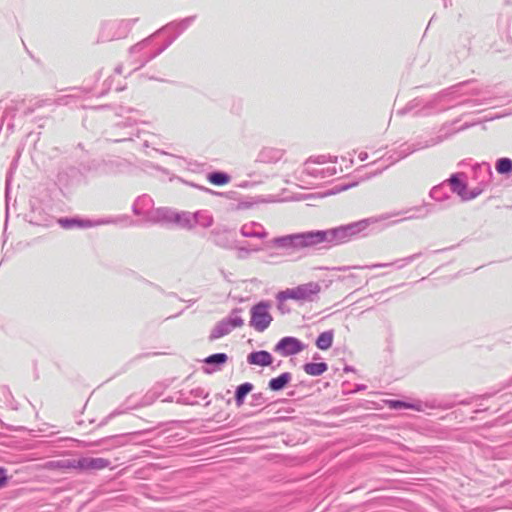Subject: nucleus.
<instances>
[{
  "label": "nucleus",
  "instance_id": "1",
  "mask_svg": "<svg viewBox=\"0 0 512 512\" xmlns=\"http://www.w3.org/2000/svg\"><path fill=\"white\" fill-rule=\"evenodd\" d=\"M320 290V285L317 282H309L280 291L276 298L280 303L286 302L287 300L308 301L312 299V296L318 294Z\"/></svg>",
  "mask_w": 512,
  "mask_h": 512
},
{
  "label": "nucleus",
  "instance_id": "2",
  "mask_svg": "<svg viewBox=\"0 0 512 512\" xmlns=\"http://www.w3.org/2000/svg\"><path fill=\"white\" fill-rule=\"evenodd\" d=\"M110 464V460L106 458L85 456L67 461L66 467L80 471H99L106 469Z\"/></svg>",
  "mask_w": 512,
  "mask_h": 512
},
{
  "label": "nucleus",
  "instance_id": "3",
  "mask_svg": "<svg viewBox=\"0 0 512 512\" xmlns=\"http://www.w3.org/2000/svg\"><path fill=\"white\" fill-rule=\"evenodd\" d=\"M269 305L265 303H259L251 309V326L262 332L270 325L272 316L268 312Z\"/></svg>",
  "mask_w": 512,
  "mask_h": 512
},
{
  "label": "nucleus",
  "instance_id": "4",
  "mask_svg": "<svg viewBox=\"0 0 512 512\" xmlns=\"http://www.w3.org/2000/svg\"><path fill=\"white\" fill-rule=\"evenodd\" d=\"M305 344L295 337H284L274 347V351L283 357L291 356L302 352Z\"/></svg>",
  "mask_w": 512,
  "mask_h": 512
},
{
  "label": "nucleus",
  "instance_id": "5",
  "mask_svg": "<svg viewBox=\"0 0 512 512\" xmlns=\"http://www.w3.org/2000/svg\"><path fill=\"white\" fill-rule=\"evenodd\" d=\"M298 247H308L327 241V232L311 231L306 233L295 234Z\"/></svg>",
  "mask_w": 512,
  "mask_h": 512
},
{
  "label": "nucleus",
  "instance_id": "6",
  "mask_svg": "<svg viewBox=\"0 0 512 512\" xmlns=\"http://www.w3.org/2000/svg\"><path fill=\"white\" fill-rule=\"evenodd\" d=\"M362 223H355L344 227L335 228L327 232V236L331 235L335 239H328L329 241H337V242H346L348 239V232L355 229L358 226H361Z\"/></svg>",
  "mask_w": 512,
  "mask_h": 512
},
{
  "label": "nucleus",
  "instance_id": "7",
  "mask_svg": "<svg viewBox=\"0 0 512 512\" xmlns=\"http://www.w3.org/2000/svg\"><path fill=\"white\" fill-rule=\"evenodd\" d=\"M248 362L252 365L269 366L273 362L271 354L267 351L253 352L248 355Z\"/></svg>",
  "mask_w": 512,
  "mask_h": 512
},
{
  "label": "nucleus",
  "instance_id": "8",
  "mask_svg": "<svg viewBox=\"0 0 512 512\" xmlns=\"http://www.w3.org/2000/svg\"><path fill=\"white\" fill-rule=\"evenodd\" d=\"M238 324L236 321H222L220 322L212 331L211 338L218 339L226 334H228L232 328L236 327Z\"/></svg>",
  "mask_w": 512,
  "mask_h": 512
},
{
  "label": "nucleus",
  "instance_id": "9",
  "mask_svg": "<svg viewBox=\"0 0 512 512\" xmlns=\"http://www.w3.org/2000/svg\"><path fill=\"white\" fill-rule=\"evenodd\" d=\"M303 370L309 376H320L328 370V365L325 362L306 363Z\"/></svg>",
  "mask_w": 512,
  "mask_h": 512
},
{
  "label": "nucleus",
  "instance_id": "10",
  "mask_svg": "<svg viewBox=\"0 0 512 512\" xmlns=\"http://www.w3.org/2000/svg\"><path fill=\"white\" fill-rule=\"evenodd\" d=\"M334 340V333L333 331H325L322 332L318 338L316 339V346L320 350H328L331 348Z\"/></svg>",
  "mask_w": 512,
  "mask_h": 512
},
{
  "label": "nucleus",
  "instance_id": "11",
  "mask_svg": "<svg viewBox=\"0 0 512 512\" xmlns=\"http://www.w3.org/2000/svg\"><path fill=\"white\" fill-rule=\"evenodd\" d=\"M290 380L291 375L289 373H283L269 381V388L273 391H279L283 389Z\"/></svg>",
  "mask_w": 512,
  "mask_h": 512
},
{
  "label": "nucleus",
  "instance_id": "12",
  "mask_svg": "<svg viewBox=\"0 0 512 512\" xmlns=\"http://www.w3.org/2000/svg\"><path fill=\"white\" fill-rule=\"evenodd\" d=\"M252 389L253 385L251 383H244L238 386L235 393V399L238 405L243 403L245 396L250 393Z\"/></svg>",
  "mask_w": 512,
  "mask_h": 512
},
{
  "label": "nucleus",
  "instance_id": "13",
  "mask_svg": "<svg viewBox=\"0 0 512 512\" xmlns=\"http://www.w3.org/2000/svg\"><path fill=\"white\" fill-rule=\"evenodd\" d=\"M273 242L278 247H298L295 234L274 239Z\"/></svg>",
  "mask_w": 512,
  "mask_h": 512
},
{
  "label": "nucleus",
  "instance_id": "14",
  "mask_svg": "<svg viewBox=\"0 0 512 512\" xmlns=\"http://www.w3.org/2000/svg\"><path fill=\"white\" fill-rule=\"evenodd\" d=\"M496 170L500 174H507L512 171V160L509 158H501L497 161Z\"/></svg>",
  "mask_w": 512,
  "mask_h": 512
},
{
  "label": "nucleus",
  "instance_id": "15",
  "mask_svg": "<svg viewBox=\"0 0 512 512\" xmlns=\"http://www.w3.org/2000/svg\"><path fill=\"white\" fill-rule=\"evenodd\" d=\"M208 179L210 183L217 186H222L229 182V176L224 173H212L209 175Z\"/></svg>",
  "mask_w": 512,
  "mask_h": 512
},
{
  "label": "nucleus",
  "instance_id": "16",
  "mask_svg": "<svg viewBox=\"0 0 512 512\" xmlns=\"http://www.w3.org/2000/svg\"><path fill=\"white\" fill-rule=\"evenodd\" d=\"M228 357L225 353H217L208 356L205 359V363L207 364H223L227 361Z\"/></svg>",
  "mask_w": 512,
  "mask_h": 512
},
{
  "label": "nucleus",
  "instance_id": "17",
  "mask_svg": "<svg viewBox=\"0 0 512 512\" xmlns=\"http://www.w3.org/2000/svg\"><path fill=\"white\" fill-rule=\"evenodd\" d=\"M59 223L64 228H70V227H73V226L84 227V226H88L89 225L88 222H84V221H80V220H76V219H60Z\"/></svg>",
  "mask_w": 512,
  "mask_h": 512
},
{
  "label": "nucleus",
  "instance_id": "18",
  "mask_svg": "<svg viewBox=\"0 0 512 512\" xmlns=\"http://www.w3.org/2000/svg\"><path fill=\"white\" fill-rule=\"evenodd\" d=\"M389 408L392 409H414L415 406L406 402L389 400L387 401Z\"/></svg>",
  "mask_w": 512,
  "mask_h": 512
},
{
  "label": "nucleus",
  "instance_id": "19",
  "mask_svg": "<svg viewBox=\"0 0 512 512\" xmlns=\"http://www.w3.org/2000/svg\"><path fill=\"white\" fill-rule=\"evenodd\" d=\"M450 182L455 186L454 190L461 194L462 190L464 189V186L461 184L459 179L456 176H452L450 178Z\"/></svg>",
  "mask_w": 512,
  "mask_h": 512
},
{
  "label": "nucleus",
  "instance_id": "20",
  "mask_svg": "<svg viewBox=\"0 0 512 512\" xmlns=\"http://www.w3.org/2000/svg\"><path fill=\"white\" fill-rule=\"evenodd\" d=\"M6 470L0 467V489L6 486L8 478L5 476Z\"/></svg>",
  "mask_w": 512,
  "mask_h": 512
}]
</instances>
